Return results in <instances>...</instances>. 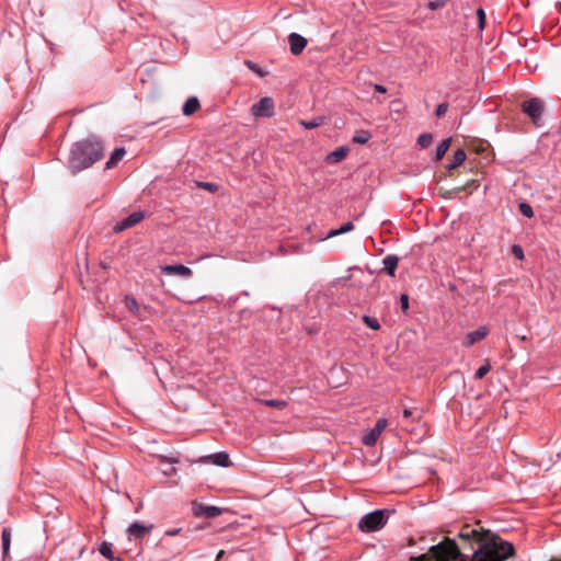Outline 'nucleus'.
Here are the masks:
<instances>
[{
	"label": "nucleus",
	"instance_id": "1",
	"mask_svg": "<svg viewBox=\"0 0 561 561\" xmlns=\"http://www.w3.org/2000/svg\"><path fill=\"white\" fill-rule=\"evenodd\" d=\"M104 154L102 142L90 137L88 139L73 144L69 156V169L72 174L90 168L99 161Z\"/></svg>",
	"mask_w": 561,
	"mask_h": 561
},
{
	"label": "nucleus",
	"instance_id": "2",
	"mask_svg": "<svg viewBox=\"0 0 561 561\" xmlns=\"http://www.w3.org/2000/svg\"><path fill=\"white\" fill-rule=\"evenodd\" d=\"M389 517V511L376 510L365 514L358 520V529L363 533H375L383 528Z\"/></svg>",
	"mask_w": 561,
	"mask_h": 561
},
{
	"label": "nucleus",
	"instance_id": "3",
	"mask_svg": "<svg viewBox=\"0 0 561 561\" xmlns=\"http://www.w3.org/2000/svg\"><path fill=\"white\" fill-rule=\"evenodd\" d=\"M251 113L255 117H272L275 114L274 101L270 96H264L251 107Z\"/></svg>",
	"mask_w": 561,
	"mask_h": 561
},
{
	"label": "nucleus",
	"instance_id": "4",
	"mask_svg": "<svg viewBox=\"0 0 561 561\" xmlns=\"http://www.w3.org/2000/svg\"><path fill=\"white\" fill-rule=\"evenodd\" d=\"M523 111L526 113L536 125H540L543 106L538 98H533L523 103Z\"/></svg>",
	"mask_w": 561,
	"mask_h": 561
},
{
	"label": "nucleus",
	"instance_id": "5",
	"mask_svg": "<svg viewBox=\"0 0 561 561\" xmlns=\"http://www.w3.org/2000/svg\"><path fill=\"white\" fill-rule=\"evenodd\" d=\"M192 511L195 517L215 518L221 515L222 510L215 505H205L202 503L193 502Z\"/></svg>",
	"mask_w": 561,
	"mask_h": 561
},
{
	"label": "nucleus",
	"instance_id": "6",
	"mask_svg": "<svg viewBox=\"0 0 561 561\" xmlns=\"http://www.w3.org/2000/svg\"><path fill=\"white\" fill-rule=\"evenodd\" d=\"M387 426V420L386 419H379L375 426L369 431L368 434H366L363 437V444L366 446H374L378 438L380 437L381 433Z\"/></svg>",
	"mask_w": 561,
	"mask_h": 561
},
{
	"label": "nucleus",
	"instance_id": "7",
	"mask_svg": "<svg viewBox=\"0 0 561 561\" xmlns=\"http://www.w3.org/2000/svg\"><path fill=\"white\" fill-rule=\"evenodd\" d=\"M144 217L145 214L142 211H134L127 218L117 222L114 227V231L122 232L140 222L144 219Z\"/></svg>",
	"mask_w": 561,
	"mask_h": 561
},
{
	"label": "nucleus",
	"instance_id": "8",
	"mask_svg": "<svg viewBox=\"0 0 561 561\" xmlns=\"http://www.w3.org/2000/svg\"><path fill=\"white\" fill-rule=\"evenodd\" d=\"M160 268L165 275H176L183 278H190L193 274L192 270L183 264L163 265Z\"/></svg>",
	"mask_w": 561,
	"mask_h": 561
},
{
	"label": "nucleus",
	"instance_id": "9",
	"mask_svg": "<svg viewBox=\"0 0 561 561\" xmlns=\"http://www.w3.org/2000/svg\"><path fill=\"white\" fill-rule=\"evenodd\" d=\"M152 528V524L144 525L138 522L130 524L127 529L129 540L144 538Z\"/></svg>",
	"mask_w": 561,
	"mask_h": 561
},
{
	"label": "nucleus",
	"instance_id": "10",
	"mask_svg": "<svg viewBox=\"0 0 561 561\" xmlns=\"http://www.w3.org/2000/svg\"><path fill=\"white\" fill-rule=\"evenodd\" d=\"M288 42L290 45L291 54L296 56L299 55L307 45V39L297 33H290L288 36Z\"/></svg>",
	"mask_w": 561,
	"mask_h": 561
},
{
	"label": "nucleus",
	"instance_id": "11",
	"mask_svg": "<svg viewBox=\"0 0 561 561\" xmlns=\"http://www.w3.org/2000/svg\"><path fill=\"white\" fill-rule=\"evenodd\" d=\"M489 333V330L485 325L479 327L477 330L471 331L466 336V346H471L477 342L483 340Z\"/></svg>",
	"mask_w": 561,
	"mask_h": 561
},
{
	"label": "nucleus",
	"instance_id": "12",
	"mask_svg": "<svg viewBox=\"0 0 561 561\" xmlns=\"http://www.w3.org/2000/svg\"><path fill=\"white\" fill-rule=\"evenodd\" d=\"M204 459L206 461H210L211 463L219 466V467H224V468H227L231 465L229 455L224 451L209 455V456L205 457Z\"/></svg>",
	"mask_w": 561,
	"mask_h": 561
},
{
	"label": "nucleus",
	"instance_id": "13",
	"mask_svg": "<svg viewBox=\"0 0 561 561\" xmlns=\"http://www.w3.org/2000/svg\"><path fill=\"white\" fill-rule=\"evenodd\" d=\"M354 229V225L353 222L348 221V222H345L344 225H342L339 229H331L327 234L325 237L323 238H320V241H324L327 239H331V238H334V237H337L340 234H343V233H346V232H350Z\"/></svg>",
	"mask_w": 561,
	"mask_h": 561
},
{
	"label": "nucleus",
	"instance_id": "14",
	"mask_svg": "<svg viewBox=\"0 0 561 561\" xmlns=\"http://www.w3.org/2000/svg\"><path fill=\"white\" fill-rule=\"evenodd\" d=\"M398 262H399L398 256L392 255V254H389V255L385 256L383 260H382L383 268L392 277L396 275V270H397V266H398Z\"/></svg>",
	"mask_w": 561,
	"mask_h": 561
},
{
	"label": "nucleus",
	"instance_id": "15",
	"mask_svg": "<svg viewBox=\"0 0 561 561\" xmlns=\"http://www.w3.org/2000/svg\"><path fill=\"white\" fill-rule=\"evenodd\" d=\"M1 543H2V559L5 561L9 557L10 546H11V529L4 528L1 535Z\"/></svg>",
	"mask_w": 561,
	"mask_h": 561
},
{
	"label": "nucleus",
	"instance_id": "16",
	"mask_svg": "<svg viewBox=\"0 0 561 561\" xmlns=\"http://www.w3.org/2000/svg\"><path fill=\"white\" fill-rule=\"evenodd\" d=\"M199 107V101L196 96L188 98L183 104L182 112L185 116L194 114Z\"/></svg>",
	"mask_w": 561,
	"mask_h": 561
},
{
	"label": "nucleus",
	"instance_id": "17",
	"mask_svg": "<svg viewBox=\"0 0 561 561\" xmlns=\"http://www.w3.org/2000/svg\"><path fill=\"white\" fill-rule=\"evenodd\" d=\"M348 153V149L346 147H339L335 150H333L331 153L327 157V162L329 163H337L341 160H343Z\"/></svg>",
	"mask_w": 561,
	"mask_h": 561
},
{
	"label": "nucleus",
	"instance_id": "18",
	"mask_svg": "<svg viewBox=\"0 0 561 561\" xmlns=\"http://www.w3.org/2000/svg\"><path fill=\"white\" fill-rule=\"evenodd\" d=\"M125 153H126V151H125V149H124V148H122V147H121V148H116V149L112 152V154H111L110 159H108V160H107V162H106V165H105V167H106V169H112V168H114V167H115V165H116V164H117V163L123 159V157L125 156Z\"/></svg>",
	"mask_w": 561,
	"mask_h": 561
},
{
	"label": "nucleus",
	"instance_id": "19",
	"mask_svg": "<svg viewBox=\"0 0 561 561\" xmlns=\"http://www.w3.org/2000/svg\"><path fill=\"white\" fill-rule=\"evenodd\" d=\"M466 160V152L462 149L457 150L454 153L451 162L447 165L448 170H454L461 165L463 161Z\"/></svg>",
	"mask_w": 561,
	"mask_h": 561
},
{
	"label": "nucleus",
	"instance_id": "20",
	"mask_svg": "<svg viewBox=\"0 0 561 561\" xmlns=\"http://www.w3.org/2000/svg\"><path fill=\"white\" fill-rule=\"evenodd\" d=\"M450 138H446L440 141V144L436 148L435 160L438 161L445 156V153L448 151L450 147Z\"/></svg>",
	"mask_w": 561,
	"mask_h": 561
},
{
	"label": "nucleus",
	"instance_id": "21",
	"mask_svg": "<svg viewBox=\"0 0 561 561\" xmlns=\"http://www.w3.org/2000/svg\"><path fill=\"white\" fill-rule=\"evenodd\" d=\"M323 122H324V117L318 116L311 121H300L299 124H300V126H302L306 129H313V128L321 126L323 124Z\"/></svg>",
	"mask_w": 561,
	"mask_h": 561
},
{
	"label": "nucleus",
	"instance_id": "22",
	"mask_svg": "<svg viewBox=\"0 0 561 561\" xmlns=\"http://www.w3.org/2000/svg\"><path fill=\"white\" fill-rule=\"evenodd\" d=\"M370 138H371V134L368 130L363 129V130L355 133L352 140L356 144L364 145V144L368 142Z\"/></svg>",
	"mask_w": 561,
	"mask_h": 561
},
{
	"label": "nucleus",
	"instance_id": "23",
	"mask_svg": "<svg viewBox=\"0 0 561 561\" xmlns=\"http://www.w3.org/2000/svg\"><path fill=\"white\" fill-rule=\"evenodd\" d=\"M99 551L100 553L108 559V560H114L115 557L113 554V551H112V543L110 542H106V541H103L101 545H100V548H99Z\"/></svg>",
	"mask_w": 561,
	"mask_h": 561
},
{
	"label": "nucleus",
	"instance_id": "24",
	"mask_svg": "<svg viewBox=\"0 0 561 561\" xmlns=\"http://www.w3.org/2000/svg\"><path fill=\"white\" fill-rule=\"evenodd\" d=\"M125 306L134 313L139 312V305L134 297L126 296Z\"/></svg>",
	"mask_w": 561,
	"mask_h": 561
},
{
	"label": "nucleus",
	"instance_id": "25",
	"mask_svg": "<svg viewBox=\"0 0 561 561\" xmlns=\"http://www.w3.org/2000/svg\"><path fill=\"white\" fill-rule=\"evenodd\" d=\"M432 140H433V136L431 134H422L417 138V144L422 148H427L432 144Z\"/></svg>",
	"mask_w": 561,
	"mask_h": 561
},
{
	"label": "nucleus",
	"instance_id": "26",
	"mask_svg": "<svg viewBox=\"0 0 561 561\" xmlns=\"http://www.w3.org/2000/svg\"><path fill=\"white\" fill-rule=\"evenodd\" d=\"M491 370L490 363L482 365L474 374L476 379H482Z\"/></svg>",
	"mask_w": 561,
	"mask_h": 561
},
{
	"label": "nucleus",
	"instance_id": "27",
	"mask_svg": "<svg viewBox=\"0 0 561 561\" xmlns=\"http://www.w3.org/2000/svg\"><path fill=\"white\" fill-rule=\"evenodd\" d=\"M519 211L527 218H531L534 216L533 208L527 203H520L519 204Z\"/></svg>",
	"mask_w": 561,
	"mask_h": 561
},
{
	"label": "nucleus",
	"instance_id": "28",
	"mask_svg": "<svg viewBox=\"0 0 561 561\" xmlns=\"http://www.w3.org/2000/svg\"><path fill=\"white\" fill-rule=\"evenodd\" d=\"M448 0H433L430 1L427 7L430 10L435 11L437 9H440L447 4Z\"/></svg>",
	"mask_w": 561,
	"mask_h": 561
},
{
	"label": "nucleus",
	"instance_id": "29",
	"mask_svg": "<svg viewBox=\"0 0 561 561\" xmlns=\"http://www.w3.org/2000/svg\"><path fill=\"white\" fill-rule=\"evenodd\" d=\"M245 65L247 67L252 70L253 72H255L256 75H259L260 77H264L266 75L265 71H263L257 65H255L254 62H252L251 60H247L245 61Z\"/></svg>",
	"mask_w": 561,
	"mask_h": 561
},
{
	"label": "nucleus",
	"instance_id": "30",
	"mask_svg": "<svg viewBox=\"0 0 561 561\" xmlns=\"http://www.w3.org/2000/svg\"><path fill=\"white\" fill-rule=\"evenodd\" d=\"M364 321L373 330H378L380 328L379 321L376 318L365 316Z\"/></svg>",
	"mask_w": 561,
	"mask_h": 561
},
{
	"label": "nucleus",
	"instance_id": "31",
	"mask_svg": "<svg viewBox=\"0 0 561 561\" xmlns=\"http://www.w3.org/2000/svg\"><path fill=\"white\" fill-rule=\"evenodd\" d=\"M477 16H478L479 28L483 30L484 24H485V13H484L483 9L479 8L477 10Z\"/></svg>",
	"mask_w": 561,
	"mask_h": 561
},
{
	"label": "nucleus",
	"instance_id": "32",
	"mask_svg": "<svg viewBox=\"0 0 561 561\" xmlns=\"http://www.w3.org/2000/svg\"><path fill=\"white\" fill-rule=\"evenodd\" d=\"M265 404L277 409H283L286 407V402L283 400H266Z\"/></svg>",
	"mask_w": 561,
	"mask_h": 561
},
{
	"label": "nucleus",
	"instance_id": "33",
	"mask_svg": "<svg viewBox=\"0 0 561 561\" xmlns=\"http://www.w3.org/2000/svg\"><path fill=\"white\" fill-rule=\"evenodd\" d=\"M512 253L518 260H523L524 259V251H523L522 247H519L517 244L512 247Z\"/></svg>",
	"mask_w": 561,
	"mask_h": 561
},
{
	"label": "nucleus",
	"instance_id": "34",
	"mask_svg": "<svg viewBox=\"0 0 561 561\" xmlns=\"http://www.w3.org/2000/svg\"><path fill=\"white\" fill-rule=\"evenodd\" d=\"M448 110V104L447 103H440L437 105L436 107V111H435V114L436 116L440 117L443 116Z\"/></svg>",
	"mask_w": 561,
	"mask_h": 561
},
{
	"label": "nucleus",
	"instance_id": "35",
	"mask_svg": "<svg viewBox=\"0 0 561 561\" xmlns=\"http://www.w3.org/2000/svg\"><path fill=\"white\" fill-rule=\"evenodd\" d=\"M400 302L403 310H407L409 308V297L405 294H402L400 296Z\"/></svg>",
	"mask_w": 561,
	"mask_h": 561
},
{
	"label": "nucleus",
	"instance_id": "36",
	"mask_svg": "<svg viewBox=\"0 0 561 561\" xmlns=\"http://www.w3.org/2000/svg\"><path fill=\"white\" fill-rule=\"evenodd\" d=\"M199 185L202 187L208 190L209 192H215L217 190V186L210 182H203V183H199Z\"/></svg>",
	"mask_w": 561,
	"mask_h": 561
},
{
	"label": "nucleus",
	"instance_id": "37",
	"mask_svg": "<svg viewBox=\"0 0 561 561\" xmlns=\"http://www.w3.org/2000/svg\"><path fill=\"white\" fill-rule=\"evenodd\" d=\"M181 533V528H173V529H168L165 530V535L167 536H170V537H173V536H176Z\"/></svg>",
	"mask_w": 561,
	"mask_h": 561
},
{
	"label": "nucleus",
	"instance_id": "38",
	"mask_svg": "<svg viewBox=\"0 0 561 561\" xmlns=\"http://www.w3.org/2000/svg\"><path fill=\"white\" fill-rule=\"evenodd\" d=\"M374 88H375V90H376V91H378L379 93H386V92H387L386 87H383V85H381V84L376 83V84L374 85Z\"/></svg>",
	"mask_w": 561,
	"mask_h": 561
},
{
	"label": "nucleus",
	"instance_id": "39",
	"mask_svg": "<svg viewBox=\"0 0 561 561\" xmlns=\"http://www.w3.org/2000/svg\"><path fill=\"white\" fill-rule=\"evenodd\" d=\"M412 416V411L410 409H404L403 410V417L404 419H409Z\"/></svg>",
	"mask_w": 561,
	"mask_h": 561
},
{
	"label": "nucleus",
	"instance_id": "40",
	"mask_svg": "<svg viewBox=\"0 0 561 561\" xmlns=\"http://www.w3.org/2000/svg\"><path fill=\"white\" fill-rule=\"evenodd\" d=\"M425 558H426V556H425V554H422V556H420V557H417V558H411V560H412V561H424V560H425Z\"/></svg>",
	"mask_w": 561,
	"mask_h": 561
},
{
	"label": "nucleus",
	"instance_id": "41",
	"mask_svg": "<svg viewBox=\"0 0 561 561\" xmlns=\"http://www.w3.org/2000/svg\"><path fill=\"white\" fill-rule=\"evenodd\" d=\"M222 554H224V551H222V550H221V551H219V552H218V554H217V559L221 558V557H222Z\"/></svg>",
	"mask_w": 561,
	"mask_h": 561
},
{
	"label": "nucleus",
	"instance_id": "42",
	"mask_svg": "<svg viewBox=\"0 0 561 561\" xmlns=\"http://www.w3.org/2000/svg\"><path fill=\"white\" fill-rule=\"evenodd\" d=\"M210 255L209 254H206L204 256H202L201 259H205V257H209Z\"/></svg>",
	"mask_w": 561,
	"mask_h": 561
}]
</instances>
